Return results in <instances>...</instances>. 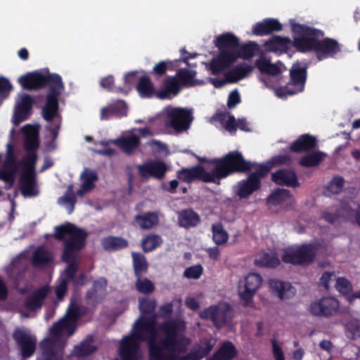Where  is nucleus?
Listing matches in <instances>:
<instances>
[{
	"label": "nucleus",
	"instance_id": "1",
	"mask_svg": "<svg viewBox=\"0 0 360 360\" xmlns=\"http://www.w3.org/2000/svg\"><path fill=\"white\" fill-rule=\"evenodd\" d=\"M156 315L146 317L141 315L134 323L131 334L124 335L120 344L119 356L121 360H139L142 358L141 342H146L148 360H169L168 350L186 351V345L177 339L179 324L176 321L167 320L160 326L163 335L158 341Z\"/></svg>",
	"mask_w": 360,
	"mask_h": 360
},
{
	"label": "nucleus",
	"instance_id": "2",
	"mask_svg": "<svg viewBox=\"0 0 360 360\" xmlns=\"http://www.w3.org/2000/svg\"><path fill=\"white\" fill-rule=\"evenodd\" d=\"M294 33V48L298 52H314L319 61L333 58L341 51V44L333 38L324 37L323 31L304 24L290 20Z\"/></svg>",
	"mask_w": 360,
	"mask_h": 360
},
{
	"label": "nucleus",
	"instance_id": "3",
	"mask_svg": "<svg viewBox=\"0 0 360 360\" xmlns=\"http://www.w3.org/2000/svg\"><path fill=\"white\" fill-rule=\"evenodd\" d=\"M210 163L214 165L212 169L215 184L236 173H247L259 166L260 164L246 160L238 150L229 151L221 158H214Z\"/></svg>",
	"mask_w": 360,
	"mask_h": 360
},
{
	"label": "nucleus",
	"instance_id": "4",
	"mask_svg": "<svg viewBox=\"0 0 360 360\" xmlns=\"http://www.w3.org/2000/svg\"><path fill=\"white\" fill-rule=\"evenodd\" d=\"M55 230L54 238L58 240H64L62 260L68 262L75 259L85 247L88 233L70 222L56 226Z\"/></svg>",
	"mask_w": 360,
	"mask_h": 360
},
{
	"label": "nucleus",
	"instance_id": "5",
	"mask_svg": "<svg viewBox=\"0 0 360 360\" xmlns=\"http://www.w3.org/2000/svg\"><path fill=\"white\" fill-rule=\"evenodd\" d=\"M176 321L179 324V329L177 331V339L181 340L182 343L186 345V351L180 352L177 349L174 351L168 350V359L169 360H200L206 356L210 351L212 349L214 342L210 338H204L201 342L198 349L191 351L186 355H181L185 354L187 350L188 345L191 343V340L185 336L184 331L185 326L184 322L179 319H172Z\"/></svg>",
	"mask_w": 360,
	"mask_h": 360
},
{
	"label": "nucleus",
	"instance_id": "6",
	"mask_svg": "<svg viewBox=\"0 0 360 360\" xmlns=\"http://www.w3.org/2000/svg\"><path fill=\"white\" fill-rule=\"evenodd\" d=\"M317 248L311 243L302 244L295 248L284 250L281 260L285 264L309 266L316 259Z\"/></svg>",
	"mask_w": 360,
	"mask_h": 360
},
{
	"label": "nucleus",
	"instance_id": "7",
	"mask_svg": "<svg viewBox=\"0 0 360 360\" xmlns=\"http://www.w3.org/2000/svg\"><path fill=\"white\" fill-rule=\"evenodd\" d=\"M62 79L56 73H50L47 69L44 72L35 70L27 72L18 78V82L24 89L39 90L46 86L51 88Z\"/></svg>",
	"mask_w": 360,
	"mask_h": 360
},
{
	"label": "nucleus",
	"instance_id": "8",
	"mask_svg": "<svg viewBox=\"0 0 360 360\" xmlns=\"http://www.w3.org/2000/svg\"><path fill=\"white\" fill-rule=\"evenodd\" d=\"M255 171L250 174L246 179L238 182L236 186V195L240 199L248 198L254 192L261 188V179L268 175L270 167L264 165L255 168Z\"/></svg>",
	"mask_w": 360,
	"mask_h": 360
},
{
	"label": "nucleus",
	"instance_id": "9",
	"mask_svg": "<svg viewBox=\"0 0 360 360\" xmlns=\"http://www.w3.org/2000/svg\"><path fill=\"white\" fill-rule=\"evenodd\" d=\"M193 121L192 111L183 108H173L167 111L164 124L177 132L187 130Z\"/></svg>",
	"mask_w": 360,
	"mask_h": 360
},
{
	"label": "nucleus",
	"instance_id": "10",
	"mask_svg": "<svg viewBox=\"0 0 360 360\" xmlns=\"http://www.w3.org/2000/svg\"><path fill=\"white\" fill-rule=\"evenodd\" d=\"M340 311V302L331 296H323L312 302L309 307V311L314 316L332 317Z\"/></svg>",
	"mask_w": 360,
	"mask_h": 360
},
{
	"label": "nucleus",
	"instance_id": "11",
	"mask_svg": "<svg viewBox=\"0 0 360 360\" xmlns=\"http://www.w3.org/2000/svg\"><path fill=\"white\" fill-rule=\"evenodd\" d=\"M64 89L62 79L51 86L46 96V103L42 108V117L48 122H51L58 116L59 108L58 97Z\"/></svg>",
	"mask_w": 360,
	"mask_h": 360
},
{
	"label": "nucleus",
	"instance_id": "12",
	"mask_svg": "<svg viewBox=\"0 0 360 360\" xmlns=\"http://www.w3.org/2000/svg\"><path fill=\"white\" fill-rule=\"evenodd\" d=\"M12 338L20 349L22 358H29L34 354L37 343V339L34 335L30 334L24 328L18 327L13 330Z\"/></svg>",
	"mask_w": 360,
	"mask_h": 360
},
{
	"label": "nucleus",
	"instance_id": "13",
	"mask_svg": "<svg viewBox=\"0 0 360 360\" xmlns=\"http://www.w3.org/2000/svg\"><path fill=\"white\" fill-rule=\"evenodd\" d=\"M290 81L285 85L283 91L288 95L303 91L307 77V65L301 67L298 62L293 64L290 70Z\"/></svg>",
	"mask_w": 360,
	"mask_h": 360
},
{
	"label": "nucleus",
	"instance_id": "14",
	"mask_svg": "<svg viewBox=\"0 0 360 360\" xmlns=\"http://www.w3.org/2000/svg\"><path fill=\"white\" fill-rule=\"evenodd\" d=\"M177 178L183 182L190 184L194 181H201L204 183L215 184L212 171L207 172L204 167L198 165L188 168L183 167L176 172Z\"/></svg>",
	"mask_w": 360,
	"mask_h": 360
},
{
	"label": "nucleus",
	"instance_id": "15",
	"mask_svg": "<svg viewBox=\"0 0 360 360\" xmlns=\"http://www.w3.org/2000/svg\"><path fill=\"white\" fill-rule=\"evenodd\" d=\"M231 311L229 304L224 307L210 306L202 311L200 316L203 319L211 320L216 327L221 328L231 319Z\"/></svg>",
	"mask_w": 360,
	"mask_h": 360
},
{
	"label": "nucleus",
	"instance_id": "16",
	"mask_svg": "<svg viewBox=\"0 0 360 360\" xmlns=\"http://www.w3.org/2000/svg\"><path fill=\"white\" fill-rule=\"evenodd\" d=\"M139 174L143 179L153 177L161 180L165 178L167 166L160 160H150L137 166Z\"/></svg>",
	"mask_w": 360,
	"mask_h": 360
},
{
	"label": "nucleus",
	"instance_id": "17",
	"mask_svg": "<svg viewBox=\"0 0 360 360\" xmlns=\"http://www.w3.org/2000/svg\"><path fill=\"white\" fill-rule=\"evenodd\" d=\"M236 60V57L233 54V51H219L217 57L212 58L208 68L212 75H218L229 68Z\"/></svg>",
	"mask_w": 360,
	"mask_h": 360
},
{
	"label": "nucleus",
	"instance_id": "18",
	"mask_svg": "<svg viewBox=\"0 0 360 360\" xmlns=\"http://www.w3.org/2000/svg\"><path fill=\"white\" fill-rule=\"evenodd\" d=\"M262 278L256 273H250L245 278L244 290L240 291L239 295L242 300L245 302V306H248L252 301V298L262 284Z\"/></svg>",
	"mask_w": 360,
	"mask_h": 360
},
{
	"label": "nucleus",
	"instance_id": "19",
	"mask_svg": "<svg viewBox=\"0 0 360 360\" xmlns=\"http://www.w3.org/2000/svg\"><path fill=\"white\" fill-rule=\"evenodd\" d=\"M127 105L122 100H117L100 110V120H108L112 117L121 118L127 115Z\"/></svg>",
	"mask_w": 360,
	"mask_h": 360
},
{
	"label": "nucleus",
	"instance_id": "20",
	"mask_svg": "<svg viewBox=\"0 0 360 360\" xmlns=\"http://www.w3.org/2000/svg\"><path fill=\"white\" fill-rule=\"evenodd\" d=\"M41 356L39 360H64V350L54 340L46 338L40 343Z\"/></svg>",
	"mask_w": 360,
	"mask_h": 360
},
{
	"label": "nucleus",
	"instance_id": "21",
	"mask_svg": "<svg viewBox=\"0 0 360 360\" xmlns=\"http://www.w3.org/2000/svg\"><path fill=\"white\" fill-rule=\"evenodd\" d=\"M108 282L106 278L101 277L94 281L92 287L86 293V300L94 305L101 302L105 297Z\"/></svg>",
	"mask_w": 360,
	"mask_h": 360
},
{
	"label": "nucleus",
	"instance_id": "22",
	"mask_svg": "<svg viewBox=\"0 0 360 360\" xmlns=\"http://www.w3.org/2000/svg\"><path fill=\"white\" fill-rule=\"evenodd\" d=\"M269 286L273 294L282 300L292 299L297 292L296 288L290 283L277 279L271 280Z\"/></svg>",
	"mask_w": 360,
	"mask_h": 360
},
{
	"label": "nucleus",
	"instance_id": "23",
	"mask_svg": "<svg viewBox=\"0 0 360 360\" xmlns=\"http://www.w3.org/2000/svg\"><path fill=\"white\" fill-rule=\"evenodd\" d=\"M271 180L280 186L297 188L300 185L295 172L288 169H278L272 173Z\"/></svg>",
	"mask_w": 360,
	"mask_h": 360
},
{
	"label": "nucleus",
	"instance_id": "24",
	"mask_svg": "<svg viewBox=\"0 0 360 360\" xmlns=\"http://www.w3.org/2000/svg\"><path fill=\"white\" fill-rule=\"evenodd\" d=\"M282 24L276 18H265L252 27V34L256 36H265L274 32L282 30Z\"/></svg>",
	"mask_w": 360,
	"mask_h": 360
},
{
	"label": "nucleus",
	"instance_id": "25",
	"mask_svg": "<svg viewBox=\"0 0 360 360\" xmlns=\"http://www.w3.org/2000/svg\"><path fill=\"white\" fill-rule=\"evenodd\" d=\"M49 292V287L47 285L41 286L35 290L25 299L24 302L25 308L29 311H35L41 309Z\"/></svg>",
	"mask_w": 360,
	"mask_h": 360
},
{
	"label": "nucleus",
	"instance_id": "26",
	"mask_svg": "<svg viewBox=\"0 0 360 360\" xmlns=\"http://www.w3.org/2000/svg\"><path fill=\"white\" fill-rule=\"evenodd\" d=\"M33 99L28 94L22 96L21 100L15 108L13 114V122L15 125H18L22 122L28 118V115L32 110Z\"/></svg>",
	"mask_w": 360,
	"mask_h": 360
},
{
	"label": "nucleus",
	"instance_id": "27",
	"mask_svg": "<svg viewBox=\"0 0 360 360\" xmlns=\"http://www.w3.org/2000/svg\"><path fill=\"white\" fill-rule=\"evenodd\" d=\"M180 91L181 86L179 85L176 77H168L162 81V88L156 91L155 97L160 100L171 99Z\"/></svg>",
	"mask_w": 360,
	"mask_h": 360
},
{
	"label": "nucleus",
	"instance_id": "28",
	"mask_svg": "<svg viewBox=\"0 0 360 360\" xmlns=\"http://www.w3.org/2000/svg\"><path fill=\"white\" fill-rule=\"evenodd\" d=\"M317 147V139L309 134L300 135L290 146V150L300 153L311 150Z\"/></svg>",
	"mask_w": 360,
	"mask_h": 360
},
{
	"label": "nucleus",
	"instance_id": "29",
	"mask_svg": "<svg viewBox=\"0 0 360 360\" xmlns=\"http://www.w3.org/2000/svg\"><path fill=\"white\" fill-rule=\"evenodd\" d=\"M265 45L269 51L288 53L291 47H294V37L291 40L288 37L274 36Z\"/></svg>",
	"mask_w": 360,
	"mask_h": 360
},
{
	"label": "nucleus",
	"instance_id": "30",
	"mask_svg": "<svg viewBox=\"0 0 360 360\" xmlns=\"http://www.w3.org/2000/svg\"><path fill=\"white\" fill-rule=\"evenodd\" d=\"M178 224L186 229L196 227L201 221L198 213L191 208L184 209L177 212Z\"/></svg>",
	"mask_w": 360,
	"mask_h": 360
},
{
	"label": "nucleus",
	"instance_id": "31",
	"mask_svg": "<svg viewBox=\"0 0 360 360\" xmlns=\"http://www.w3.org/2000/svg\"><path fill=\"white\" fill-rule=\"evenodd\" d=\"M239 44V39L231 32L223 33L215 40V46L219 51H234Z\"/></svg>",
	"mask_w": 360,
	"mask_h": 360
},
{
	"label": "nucleus",
	"instance_id": "32",
	"mask_svg": "<svg viewBox=\"0 0 360 360\" xmlns=\"http://www.w3.org/2000/svg\"><path fill=\"white\" fill-rule=\"evenodd\" d=\"M20 191L25 196H36L38 194L36 174H20Z\"/></svg>",
	"mask_w": 360,
	"mask_h": 360
},
{
	"label": "nucleus",
	"instance_id": "33",
	"mask_svg": "<svg viewBox=\"0 0 360 360\" xmlns=\"http://www.w3.org/2000/svg\"><path fill=\"white\" fill-rule=\"evenodd\" d=\"M253 70L254 66L245 63H239L226 72V79L229 83H236L248 76Z\"/></svg>",
	"mask_w": 360,
	"mask_h": 360
},
{
	"label": "nucleus",
	"instance_id": "34",
	"mask_svg": "<svg viewBox=\"0 0 360 360\" xmlns=\"http://www.w3.org/2000/svg\"><path fill=\"white\" fill-rule=\"evenodd\" d=\"M134 221L141 229L149 230L159 224V217L155 212H146L142 214H136Z\"/></svg>",
	"mask_w": 360,
	"mask_h": 360
},
{
	"label": "nucleus",
	"instance_id": "35",
	"mask_svg": "<svg viewBox=\"0 0 360 360\" xmlns=\"http://www.w3.org/2000/svg\"><path fill=\"white\" fill-rule=\"evenodd\" d=\"M101 245L108 252H115L124 248L129 245L128 241L120 236H109L102 238Z\"/></svg>",
	"mask_w": 360,
	"mask_h": 360
},
{
	"label": "nucleus",
	"instance_id": "36",
	"mask_svg": "<svg viewBox=\"0 0 360 360\" xmlns=\"http://www.w3.org/2000/svg\"><path fill=\"white\" fill-rule=\"evenodd\" d=\"M94 336L89 335L74 347V355L77 357H86L97 350V347L94 345Z\"/></svg>",
	"mask_w": 360,
	"mask_h": 360
},
{
	"label": "nucleus",
	"instance_id": "37",
	"mask_svg": "<svg viewBox=\"0 0 360 360\" xmlns=\"http://www.w3.org/2000/svg\"><path fill=\"white\" fill-rule=\"evenodd\" d=\"M53 257L52 254L43 247H38L33 252L32 263L34 267L40 268L52 262Z\"/></svg>",
	"mask_w": 360,
	"mask_h": 360
},
{
	"label": "nucleus",
	"instance_id": "38",
	"mask_svg": "<svg viewBox=\"0 0 360 360\" xmlns=\"http://www.w3.org/2000/svg\"><path fill=\"white\" fill-rule=\"evenodd\" d=\"M116 144L127 154L132 153L140 145V138L136 134L121 137L116 140Z\"/></svg>",
	"mask_w": 360,
	"mask_h": 360
},
{
	"label": "nucleus",
	"instance_id": "39",
	"mask_svg": "<svg viewBox=\"0 0 360 360\" xmlns=\"http://www.w3.org/2000/svg\"><path fill=\"white\" fill-rule=\"evenodd\" d=\"M326 156V153L320 150L312 152L302 156L299 160V165L304 167H318Z\"/></svg>",
	"mask_w": 360,
	"mask_h": 360
},
{
	"label": "nucleus",
	"instance_id": "40",
	"mask_svg": "<svg viewBox=\"0 0 360 360\" xmlns=\"http://www.w3.org/2000/svg\"><path fill=\"white\" fill-rule=\"evenodd\" d=\"M20 167L19 162L4 161L0 169V179L5 182H13Z\"/></svg>",
	"mask_w": 360,
	"mask_h": 360
},
{
	"label": "nucleus",
	"instance_id": "41",
	"mask_svg": "<svg viewBox=\"0 0 360 360\" xmlns=\"http://www.w3.org/2000/svg\"><path fill=\"white\" fill-rule=\"evenodd\" d=\"M131 257L135 277H142L147 273L148 269L146 257L140 252H132Z\"/></svg>",
	"mask_w": 360,
	"mask_h": 360
},
{
	"label": "nucleus",
	"instance_id": "42",
	"mask_svg": "<svg viewBox=\"0 0 360 360\" xmlns=\"http://www.w3.org/2000/svg\"><path fill=\"white\" fill-rule=\"evenodd\" d=\"M237 355V351L234 345L226 341L221 345L217 352L213 354L212 360H231Z\"/></svg>",
	"mask_w": 360,
	"mask_h": 360
},
{
	"label": "nucleus",
	"instance_id": "43",
	"mask_svg": "<svg viewBox=\"0 0 360 360\" xmlns=\"http://www.w3.org/2000/svg\"><path fill=\"white\" fill-rule=\"evenodd\" d=\"M136 89L140 96L143 98H151L155 96L157 91L155 90L154 85L150 79L147 76L141 77L136 84Z\"/></svg>",
	"mask_w": 360,
	"mask_h": 360
},
{
	"label": "nucleus",
	"instance_id": "44",
	"mask_svg": "<svg viewBox=\"0 0 360 360\" xmlns=\"http://www.w3.org/2000/svg\"><path fill=\"white\" fill-rule=\"evenodd\" d=\"M291 197L289 190L285 188H276L266 198V204L277 206L283 204Z\"/></svg>",
	"mask_w": 360,
	"mask_h": 360
},
{
	"label": "nucleus",
	"instance_id": "45",
	"mask_svg": "<svg viewBox=\"0 0 360 360\" xmlns=\"http://www.w3.org/2000/svg\"><path fill=\"white\" fill-rule=\"evenodd\" d=\"M258 49V44L256 42L250 41L240 46L236 52L233 51V54L236 59L240 58L243 60H249L256 54Z\"/></svg>",
	"mask_w": 360,
	"mask_h": 360
},
{
	"label": "nucleus",
	"instance_id": "46",
	"mask_svg": "<svg viewBox=\"0 0 360 360\" xmlns=\"http://www.w3.org/2000/svg\"><path fill=\"white\" fill-rule=\"evenodd\" d=\"M162 241V238L158 234H148L143 238L141 247L144 252H149L159 247Z\"/></svg>",
	"mask_w": 360,
	"mask_h": 360
},
{
	"label": "nucleus",
	"instance_id": "47",
	"mask_svg": "<svg viewBox=\"0 0 360 360\" xmlns=\"http://www.w3.org/2000/svg\"><path fill=\"white\" fill-rule=\"evenodd\" d=\"M196 73V71L193 70L180 68L173 77H176L179 86L181 84L184 86H193L194 84L193 79Z\"/></svg>",
	"mask_w": 360,
	"mask_h": 360
},
{
	"label": "nucleus",
	"instance_id": "48",
	"mask_svg": "<svg viewBox=\"0 0 360 360\" xmlns=\"http://www.w3.org/2000/svg\"><path fill=\"white\" fill-rule=\"evenodd\" d=\"M179 63L180 60H162L154 65L151 73L158 76H162L166 74L167 70H174L179 65Z\"/></svg>",
	"mask_w": 360,
	"mask_h": 360
},
{
	"label": "nucleus",
	"instance_id": "49",
	"mask_svg": "<svg viewBox=\"0 0 360 360\" xmlns=\"http://www.w3.org/2000/svg\"><path fill=\"white\" fill-rule=\"evenodd\" d=\"M37 161V153H27L19 162L20 166L23 167L21 174H36L35 167Z\"/></svg>",
	"mask_w": 360,
	"mask_h": 360
},
{
	"label": "nucleus",
	"instance_id": "50",
	"mask_svg": "<svg viewBox=\"0 0 360 360\" xmlns=\"http://www.w3.org/2000/svg\"><path fill=\"white\" fill-rule=\"evenodd\" d=\"M212 239L218 245L226 243L229 239L228 233L225 231L221 223L218 222L212 225Z\"/></svg>",
	"mask_w": 360,
	"mask_h": 360
},
{
	"label": "nucleus",
	"instance_id": "51",
	"mask_svg": "<svg viewBox=\"0 0 360 360\" xmlns=\"http://www.w3.org/2000/svg\"><path fill=\"white\" fill-rule=\"evenodd\" d=\"M257 264L262 266L269 268H276L281 264L279 258L276 255L269 253H264L259 260H257Z\"/></svg>",
	"mask_w": 360,
	"mask_h": 360
},
{
	"label": "nucleus",
	"instance_id": "52",
	"mask_svg": "<svg viewBox=\"0 0 360 360\" xmlns=\"http://www.w3.org/2000/svg\"><path fill=\"white\" fill-rule=\"evenodd\" d=\"M100 85L103 89H105L110 91L124 94H128V90H127L124 87L114 86V77L112 75H108L103 78H101V79L100 80Z\"/></svg>",
	"mask_w": 360,
	"mask_h": 360
},
{
	"label": "nucleus",
	"instance_id": "53",
	"mask_svg": "<svg viewBox=\"0 0 360 360\" xmlns=\"http://www.w3.org/2000/svg\"><path fill=\"white\" fill-rule=\"evenodd\" d=\"M346 333L348 338L354 340L360 338V320L352 318L345 325Z\"/></svg>",
	"mask_w": 360,
	"mask_h": 360
},
{
	"label": "nucleus",
	"instance_id": "54",
	"mask_svg": "<svg viewBox=\"0 0 360 360\" xmlns=\"http://www.w3.org/2000/svg\"><path fill=\"white\" fill-rule=\"evenodd\" d=\"M139 304V308L142 314H153L157 307L156 300L153 298H140Z\"/></svg>",
	"mask_w": 360,
	"mask_h": 360
},
{
	"label": "nucleus",
	"instance_id": "55",
	"mask_svg": "<svg viewBox=\"0 0 360 360\" xmlns=\"http://www.w3.org/2000/svg\"><path fill=\"white\" fill-rule=\"evenodd\" d=\"M336 290L347 298L352 293V285L351 282L345 277H338L335 283Z\"/></svg>",
	"mask_w": 360,
	"mask_h": 360
},
{
	"label": "nucleus",
	"instance_id": "56",
	"mask_svg": "<svg viewBox=\"0 0 360 360\" xmlns=\"http://www.w3.org/2000/svg\"><path fill=\"white\" fill-rule=\"evenodd\" d=\"M135 285L139 292L146 295L150 294L154 291L155 289L154 285L152 283V281L146 278H136Z\"/></svg>",
	"mask_w": 360,
	"mask_h": 360
},
{
	"label": "nucleus",
	"instance_id": "57",
	"mask_svg": "<svg viewBox=\"0 0 360 360\" xmlns=\"http://www.w3.org/2000/svg\"><path fill=\"white\" fill-rule=\"evenodd\" d=\"M292 163V158L290 155H278L273 156L268 162V164L270 165V169L271 167L279 166V165H286L290 166Z\"/></svg>",
	"mask_w": 360,
	"mask_h": 360
},
{
	"label": "nucleus",
	"instance_id": "58",
	"mask_svg": "<svg viewBox=\"0 0 360 360\" xmlns=\"http://www.w3.org/2000/svg\"><path fill=\"white\" fill-rule=\"evenodd\" d=\"M39 145V142L37 133L33 135H26L24 147L27 153H37Z\"/></svg>",
	"mask_w": 360,
	"mask_h": 360
},
{
	"label": "nucleus",
	"instance_id": "59",
	"mask_svg": "<svg viewBox=\"0 0 360 360\" xmlns=\"http://www.w3.org/2000/svg\"><path fill=\"white\" fill-rule=\"evenodd\" d=\"M12 90L13 86L10 81L7 78L0 76V105L4 99L8 98Z\"/></svg>",
	"mask_w": 360,
	"mask_h": 360
},
{
	"label": "nucleus",
	"instance_id": "60",
	"mask_svg": "<svg viewBox=\"0 0 360 360\" xmlns=\"http://www.w3.org/2000/svg\"><path fill=\"white\" fill-rule=\"evenodd\" d=\"M80 315L79 307L75 302H72L66 311L67 319L75 322L79 318Z\"/></svg>",
	"mask_w": 360,
	"mask_h": 360
},
{
	"label": "nucleus",
	"instance_id": "61",
	"mask_svg": "<svg viewBox=\"0 0 360 360\" xmlns=\"http://www.w3.org/2000/svg\"><path fill=\"white\" fill-rule=\"evenodd\" d=\"M202 274V267L199 264L186 268L184 272V276L188 278L198 279Z\"/></svg>",
	"mask_w": 360,
	"mask_h": 360
},
{
	"label": "nucleus",
	"instance_id": "62",
	"mask_svg": "<svg viewBox=\"0 0 360 360\" xmlns=\"http://www.w3.org/2000/svg\"><path fill=\"white\" fill-rule=\"evenodd\" d=\"M241 102V98L238 89H234L230 92L227 101V107L229 109L234 108Z\"/></svg>",
	"mask_w": 360,
	"mask_h": 360
},
{
	"label": "nucleus",
	"instance_id": "63",
	"mask_svg": "<svg viewBox=\"0 0 360 360\" xmlns=\"http://www.w3.org/2000/svg\"><path fill=\"white\" fill-rule=\"evenodd\" d=\"M68 280L62 279L59 284L56 287L55 293L58 301L63 300L68 291Z\"/></svg>",
	"mask_w": 360,
	"mask_h": 360
},
{
	"label": "nucleus",
	"instance_id": "64",
	"mask_svg": "<svg viewBox=\"0 0 360 360\" xmlns=\"http://www.w3.org/2000/svg\"><path fill=\"white\" fill-rule=\"evenodd\" d=\"M344 184V178L340 176H335L333 178L330 184V188L333 193H338L342 191Z\"/></svg>",
	"mask_w": 360,
	"mask_h": 360
}]
</instances>
